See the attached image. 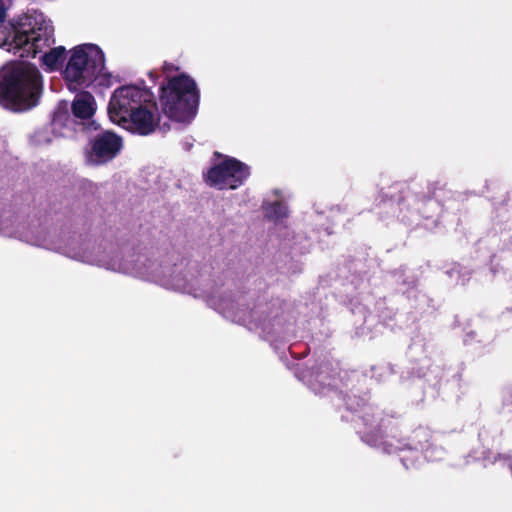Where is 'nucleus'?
I'll use <instances>...</instances> for the list:
<instances>
[{"label": "nucleus", "instance_id": "nucleus-1", "mask_svg": "<svg viewBox=\"0 0 512 512\" xmlns=\"http://www.w3.org/2000/svg\"><path fill=\"white\" fill-rule=\"evenodd\" d=\"M5 17V5L0 0V22ZM53 27L42 13L20 17L9 30L0 28V47L20 57H35L54 42Z\"/></svg>", "mask_w": 512, "mask_h": 512}, {"label": "nucleus", "instance_id": "nucleus-2", "mask_svg": "<svg viewBox=\"0 0 512 512\" xmlns=\"http://www.w3.org/2000/svg\"><path fill=\"white\" fill-rule=\"evenodd\" d=\"M41 92L38 70L26 63H10L0 71V102L21 111L35 106Z\"/></svg>", "mask_w": 512, "mask_h": 512}, {"label": "nucleus", "instance_id": "nucleus-3", "mask_svg": "<svg viewBox=\"0 0 512 512\" xmlns=\"http://www.w3.org/2000/svg\"><path fill=\"white\" fill-rule=\"evenodd\" d=\"M63 77L70 91L89 87L94 82L109 86L112 78L105 68L104 53L94 44H82L70 50Z\"/></svg>", "mask_w": 512, "mask_h": 512}, {"label": "nucleus", "instance_id": "nucleus-4", "mask_svg": "<svg viewBox=\"0 0 512 512\" xmlns=\"http://www.w3.org/2000/svg\"><path fill=\"white\" fill-rule=\"evenodd\" d=\"M198 103L199 91L196 83L187 75L171 78L162 88V111L175 122L189 123L196 115Z\"/></svg>", "mask_w": 512, "mask_h": 512}, {"label": "nucleus", "instance_id": "nucleus-5", "mask_svg": "<svg viewBox=\"0 0 512 512\" xmlns=\"http://www.w3.org/2000/svg\"><path fill=\"white\" fill-rule=\"evenodd\" d=\"M249 175V167L246 164L225 156L208 170L206 181L210 186L219 189H236L244 183Z\"/></svg>", "mask_w": 512, "mask_h": 512}, {"label": "nucleus", "instance_id": "nucleus-6", "mask_svg": "<svg viewBox=\"0 0 512 512\" xmlns=\"http://www.w3.org/2000/svg\"><path fill=\"white\" fill-rule=\"evenodd\" d=\"M153 96L146 88L126 85L116 89L110 99L108 115L113 123L125 120V116L142 104L146 103Z\"/></svg>", "mask_w": 512, "mask_h": 512}, {"label": "nucleus", "instance_id": "nucleus-7", "mask_svg": "<svg viewBox=\"0 0 512 512\" xmlns=\"http://www.w3.org/2000/svg\"><path fill=\"white\" fill-rule=\"evenodd\" d=\"M158 123L159 115L157 113V107L154 102V97L151 96L146 103L131 111L129 115H126L125 120L117 122L116 124L131 132L140 135H148L155 130Z\"/></svg>", "mask_w": 512, "mask_h": 512}, {"label": "nucleus", "instance_id": "nucleus-8", "mask_svg": "<svg viewBox=\"0 0 512 512\" xmlns=\"http://www.w3.org/2000/svg\"><path fill=\"white\" fill-rule=\"evenodd\" d=\"M122 149V139L112 132H104L95 137L85 152L88 165L106 164L116 157Z\"/></svg>", "mask_w": 512, "mask_h": 512}, {"label": "nucleus", "instance_id": "nucleus-9", "mask_svg": "<svg viewBox=\"0 0 512 512\" xmlns=\"http://www.w3.org/2000/svg\"><path fill=\"white\" fill-rule=\"evenodd\" d=\"M395 450L412 451L415 454V459L419 454H423L427 459H432L437 452V446L433 442L432 431L428 427L419 426L406 437L401 446L395 447Z\"/></svg>", "mask_w": 512, "mask_h": 512}, {"label": "nucleus", "instance_id": "nucleus-10", "mask_svg": "<svg viewBox=\"0 0 512 512\" xmlns=\"http://www.w3.org/2000/svg\"><path fill=\"white\" fill-rule=\"evenodd\" d=\"M382 420L381 418H362V427H359L357 432L364 442L371 446H381L387 443Z\"/></svg>", "mask_w": 512, "mask_h": 512}, {"label": "nucleus", "instance_id": "nucleus-11", "mask_svg": "<svg viewBox=\"0 0 512 512\" xmlns=\"http://www.w3.org/2000/svg\"><path fill=\"white\" fill-rule=\"evenodd\" d=\"M72 113L78 119H90L96 112L97 104L94 96L89 92L76 95L72 105Z\"/></svg>", "mask_w": 512, "mask_h": 512}, {"label": "nucleus", "instance_id": "nucleus-12", "mask_svg": "<svg viewBox=\"0 0 512 512\" xmlns=\"http://www.w3.org/2000/svg\"><path fill=\"white\" fill-rule=\"evenodd\" d=\"M65 48L63 46L55 47L44 52L42 63L47 70L57 69L64 59Z\"/></svg>", "mask_w": 512, "mask_h": 512}, {"label": "nucleus", "instance_id": "nucleus-13", "mask_svg": "<svg viewBox=\"0 0 512 512\" xmlns=\"http://www.w3.org/2000/svg\"><path fill=\"white\" fill-rule=\"evenodd\" d=\"M266 216L271 219H281L288 214L287 207L281 202L267 204L265 207Z\"/></svg>", "mask_w": 512, "mask_h": 512}, {"label": "nucleus", "instance_id": "nucleus-14", "mask_svg": "<svg viewBox=\"0 0 512 512\" xmlns=\"http://www.w3.org/2000/svg\"><path fill=\"white\" fill-rule=\"evenodd\" d=\"M110 269L115 271H122L124 273H133L134 269L125 263L113 262L108 266Z\"/></svg>", "mask_w": 512, "mask_h": 512}, {"label": "nucleus", "instance_id": "nucleus-15", "mask_svg": "<svg viewBox=\"0 0 512 512\" xmlns=\"http://www.w3.org/2000/svg\"><path fill=\"white\" fill-rule=\"evenodd\" d=\"M401 460H402V462H403L404 466H406V467H407L406 459L402 458Z\"/></svg>", "mask_w": 512, "mask_h": 512}]
</instances>
